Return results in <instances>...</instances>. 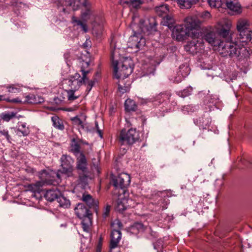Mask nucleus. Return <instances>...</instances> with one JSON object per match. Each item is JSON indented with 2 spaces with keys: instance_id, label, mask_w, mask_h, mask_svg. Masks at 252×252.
I'll list each match as a JSON object with an SVG mask.
<instances>
[{
  "instance_id": "obj_10",
  "label": "nucleus",
  "mask_w": 252,
  "mask_h": 252,
  "mask_svg": "<svg viewBox=\"0 0 252 252\" xmlns=\"http://www.w3.org/2000/svg\"><path fill=\"white\" fill-rule=\"evenodd\" d=\"M55 3L58 9L65 14L78 9L81 3L80 0H56Z\"/></svg>"
},
{
  "instance_id": "obj_51",
  "label": "nucleus",
  "mask_w": 252,
  "mask_h": 252,
  "mask_svg": "<svg viewBox=\"0 0 252 252\" xmlns=\"http://www.w3.org/2000/svg\"><path fill=\"white\" fill-rule=\"evenodd\" d=\"M110 206L107 205L105 208L103 214V216L104 218H106L108 216L110 211Z\"/></svg>"
},
{
  "instance_id": "obj_6",
  "label": "nucleus",
  "mask_w": 252,
  "mask_h": 252,
  "mask_svg": "<svg viewBox=\"0 0 252 252\" xmlns=\"http://www.w3.org/2000/svg\"><path fill=\"white\" fill-rule=\"evenodd\" d=\"M56 175L60 179V175L59 173L56 174L53 172H48L46 170H43L39 174V177L40 181L37 182L34 184H31L28 186L26 191L32 192L31 195L32 197L35 196V193H39L41 190V187L45 185H58V181H55L54 175Z\"/></svg>"
},
{
  "instance_id": "obj_43",
  "label": "nucleus",
  "mask_w": 252,
  "mask_h": 252,
  "mask_svg": "<svg viewBox=\"0 0 252 252\" xmlns=\"http://www.w3.org/2000/svg\"><path fill=\"white\" fill-rule=\"evenodd\" d=\"M123 80H120L119 81V83L118 84V89L120 92L122 94H124L126 92H127L129 90V86H123L121 83H123Z\"/></svg>"
},
{
  "instance_id": "obj_63",
  "label": "nucleus",
  "mask_w": 252,
  "mask_h": 252,
  "mask_svg": "<svg viewBox=\"0 0 252 252\" xmlns=\"http://www.w3.org/2000/svg\"><path fill=\"white\" fill-rule=\"evenodd\" d=\"M61 12H63V14L64 15V17L63 18V19H64V20H65V18L67 16V15L68 14H65L63 12V11H61L60 10H59Z\"/></svg>"
},
{
  "instance_id": "obj_48",
  "label": "nucleus",
  "mask_w": 252,
  "mask_h": 252,
  "mask_svg": "<svg viewBox=\"0 0 252 252\" xmlns=\"http://www.w3.org/2000/svg\"><path fill=\"white\" fill-rule=\"evenodd\" d=\"M11 4L14 6L23 8H24L26 6L25 3L22 2H18L17 0H12Z\"/></svg>"
},
{
  "instance_id": "obj_5",
  "label": "nucleus",
  "mask_w": 252,
  "mask_h": 252,
  "mask_svg": "<svg viewBox=\"0 0 252 252\" xmlns=\"http://www.w3.org/2000/svg\"><path fill=\"white\" fill-rule=\"evenodd\" d=\"M138 19L134 16L132 18V22L131 24V28L133 32V34L131 35L127 41L128 48L133 49L135 51L142 49L146 44V40L143 37L142 32H145L147 28L145 26L146 21L143 19L139 20V24L137 25L136 22Z\"/></svg>"
},
{
  "instance_id": "obj_21",
  "label": "nucleus",
  "mask_w": 252,
  "mask_h": 252,
  "mask_svg": "<svg viewBox=\"0 0 252 252\" xmlns=\"http://www.w3.org/2000/svg\"><path fill=\"white\" fill-rule=\"evenodd\" d=\"M122 234L121 231L118 230H113L111 234V240L110 244V248L116 249L117 248L120 240L121 239Z\"/></svg>"
},
{
  "instance_id": "obj_16",
  "label": "nucleus",
  "mask_w": 252,
  "mask_h": 252,
  "mask_svg": "<svg viewBox=\"0 0 252 252\" xmlns=\"http://www.w3.org/2000/svg\"><path fill=\"white\" fill-rule=\"evenodd\" d=\"M227 9L231 14H239L242 12V7L238 0H223Z\"/></svg>"
},
{
  "instance_id": "obj_33",
  "label": "nucleus",
  "mask_w": 252,
  "mask_h": 252,
  "mask_svg": "<svg viewBox=\"0 0 252 252\" xmlns=\"http://www.w3.org/2000/svg\"><path fill=\"white\" fill-rule=\"evenodd\" d=\"M82 220L81 224L84 231L89 232L92 223L90 217H85Z\"/></svg>"
},
{
  "instance_id": "obj_56",
  "label": "nucleus",
  "mask_w": 252,
  "mask_h": 252,
  "mask_svg": "<svg viewBox=\"0 0 252 252\" xmlns=\"http://www.w3.org/2000/svg\"><path fill=\"white\" fill-rule=\"evenodd\" d=\"M8 97H6L5 95L0 94V101H5L7 102Z\"/></svg>"
},
{
  "instance_id": "obj_58",
  "label": "nucleus",
  "mask_w": 252,
  "mask_h": 252,
  "mask_svg": "<svg viewBox=\"0 0 252 252\" xmlns=\"http://www.w3.org/2000/svg\"><path fill=\"white\" fill-rule=\"evenodd\" d=\"M115 249H111L110 248V252H120L119 250H115Z\"/></svg>"
},
{
  "instance_id": "obj_50",
  "label": "nucleus",
  "mask_w": 252,
  "mask_h": 252,
  "mask_svg": "<svg viewBox=\"0 0 252 252\" xmlns=\"http://www.w3.org/2000/svg\"><path fill=\"white\" fill-rule=\"evenodd\" d=\"M7 102L13 103H25L24 102V101H22V100H21L18 97L15 98H14V99H11L9 98H8Z\"/></svg>"
},
{
  "instance_id": "obj_35",
  "label": "nucleus",
  "mask_w": 252,
  "mask_h": 252,
  "mask_svg": "<svg viewBox=\"0 0 252 252\" xmlns=\"http://www.w3.org/2000/svg\"><path fill=\"white\" fill-rule=\"evenodd\" d=\"M205 102L207 104L211 103L212 105L215 106L219 102V98L217 95H210L206 96L205 98Z\"/></svg>"
},
{
  "instance_id": "obj_15",
  "label": "nucleus",
  "mask_w": 252,
  "mask_h": 252,
  "mask_svg": "<svg viewBox=\"0 0 252 252\" xmlns=\"http://www.w3.org/2000/svg\"><path fill=\"white\" fill-rule=\"evenodd\" d=\"M186 51L190 54H194L201 51L204 49V44L202 41L193 39L189 42L185 46Z\"/></svg>"
},
{
  "instance_id": "obj_61",
  "label": "nucleus",
  "mask_w": 252,
  "mask_h": 252,
  "mask_svg": "<svg viewBox=\"0 0 252 252\" xmlns=\"http://www.w3.org/2000/svg\"><path fill=\"white\" fill-rule=\"evenodd\" d=\"M75 109V108H69L67 109V111H74V110Z\"/></svg>"
},
{
  "instance_id": "obj_52",
  "label": "nucleus",
  "mask_w": 252,
  "mask_h": 252,
  "mask_svg": "<svg viewBox=\"0 0 252 252\" xmlns=\"http://www.w3.org/2000/svg\"><path fill=\"white\" fill-rule=\"evenodd\" d=\"M131 0H120L121 4L124 6H128L129 7Z\"/></svg>"
},
{
  "instance_id": "obj_24",
  "label": "nucleus",
  "mask_w": 252,
  "mask_h": 252,
  "mask_svg": "<svg viewBox=\"0 0 252 252\" xmlns=\"http://www.w3.org/2000/svg\"><path fill=\"white\" fill-rule=\"evenodd\" d=\"M82 200L90 208L95 207L98 203L97 201L94 200L92 196L88 194H83Z\"/></svg>"
},
{
  "instance_id": "obj_47",
  "label": "nucleus",
  "mask_w": 252,
  "mask_h": 252,
  "mask_svg": "<svg viewBox=\"0 0 252 252\" xmlns=\"http://www.w3.org/2000/svg\"><path fill=\"white\" fill-rule=\"evenodd\" d=\"M2 136H3L8 142H10L11 137L9 135L7 130L3 129L2 130H0V137Z\"/></svg>"
},
{
  "instance_id": "obj_22",
  "label": "nucleus",
  "mask_w": 252,
  "mask_h": 252,
  "mask_svg": "<svg viewBox=\"0 0 252 252\" xmlns=\"http://www.w3.org/2000/svg\"><path fill=\"white\" fill-rule=\"evenodd\" d=\"M44 98L39 95H35L34 94H29L25 96V99L24 100V102L29 103H41L44 101Z\"/></svg>"
},
{
  "instance_id": "obj_37",
  "label": "nucleus",
  "mask_w": 252,
  "mask_h": 252,
  "mask_svg": "<svg viewBox=\"0 0 252 252\" xmlns=\"http://www.w3.org/2000/svg\"><path fill=\"white\" fill-rule=\"evenodd\" d=\"M164 25L167 26L170 29H171L174 26V19L170 16L167 15L164 18Z\"/></svg>"
},
{
  "instance_id": "obj_14",
  "label": "nucleus",
  "mask_w": 252,
  "mask_h": 252,
  "mask_svg": "<svg viewBox=\"0 0 252 252\" xmlns=\"http://www.w3.org/2000/svg\"><path fill=\"white\" fill-rule=\"evenodd\" d=\"M135 203L132 199L126 198L123 195H120L117 200L116 209L120 212H122L128 207H134Z\"/></svg>"
},
{
  "instance_id": "obj_41",
  "label": "nucleus",
  "mask_w": 252,
  "mask_h": 252,
  "mask_svg": "<svg viewBox=\"0 0 252 252\" xmlns=\"http://www.w3.org/2000/svg\"><path fill=\"white\" fill-rule=\"evenodd\" d=\"M147 0H131L129 7L137 8L143 3L146 2Z\"/></svg>"
},
{
  "instance_id": "obj_32",
  "label": "nucleus",
  "mask_w": 252,
  "mask_h": 252,
  "mask_svg": "<svg viewBox=\"0 0 252 252\" xmlns=\"http://www.w3.org/2000/svg\"><path fill=\"white\" fill-rule=\"evenodd\" d=\"M144 225L140 222L135 223L131 226L130 228V231L132 232V233L135 234L140 232H142L144 231Z\"/></svg>"
},
{
  "instance_id": "obj_29",
  "label": "nucleus",
  "mask_w": 252,
  "mask_h": 252,
  "mask_svg": "<svg viewBox=\"0 0 252 252\" xmlns=\"http://www.w3.org/2000/svg\"><path fill=\"white\" fill-rule=\"evenodd\" d=\"M177 1L182 9H189L193 5L192 0H177Z\"/></svg>"
},
{
  "instance_id": "obj_64",
  "label": "nucleus",
  "mask_w": 252,
  "mask_h": 252,
  "mask_svg": "<svg viewBox=\"0 0 252 252\" xmlns=\"http://www.w3.org/2000/svg\"><path fill=\"white\" fill-rule=\"evenodd\" d=\"M166 205H167V204H166V205H163L162 206V210H164V209H166L167 207H166Z\"/></svg>"
},
{
  "instance_id": "obj_8",
  "label": "nucleus",
  "mask_w": 252,
  "mask_h": 252,
  "mask_svg": "<svg viewBox=\"0 0 252 252\" xmlns=\"http://www.w3.org/2000/svg\"><path fill=\"white\" fill-rule=\"evenodd\" d=\"M139 139L138 132L135 128L128 130L122 129L118 136V140L121 145H131Z\"/></svg>"
},
{
  "instance_id": "obj_17",
  "label": "nucleus",
  "mask_w": 252,
  "mask_h": 252,
  "mask_svg": "<svg viewBox=\"0 0 252 252\" xmlns=\"http://www.w3.org/2000/svg\"><path fill=\"white\" fill-rule=\"evenodd\" d=\"M190 68L186 64H183L180 66L179 70L177 72L176 76L170 79V80L175 83H179L190 73Z\"/></svg>"
},
{
  "instance_id": "obj_40",
  "label": "nucleus",
  "mask_w": 252,
  "mask_h": 252,
  "mask_svg": "<svg viewBox=\"0 0 252 252\" xmlns=\"http://www.w3.org/2000/svg\"><path fill=\"white\" fill-rule=\"evenodd\" d=\"M129 199H133L135 203V206L137 204L144 203V198L142 196H138L137 195H134L133 194H132L131 196H130Z\"/></svg>"
},
{
  "instance_id": "obj_23",
  "label": "nucleus",
  "mask_w": 252,
  "mask_h": 252,
  "mask_svg": "<svg viewBox=\"0 0 252 252\" xmlns=\"http://www.w3.org/2000/svg\"><path fill=\"white\" fill-rule=\"evenodd\" d=\"M60 192L57 189H49L47 190L44 194L45 198L49 201H53L55 199H57L59 197Z\"/></svg>"
},
{
  "instance_id": "obj_7",
  "label": "nucleus",
  "mask_w": 252,
  "mask_h": 252,
  "mask_svg": "<svg viewBox=\"0 0 252 252\" xmlns=\"http://www.w3.org/2000/svg\"><path fill=\"white\" fill-rule=\"evenodd\" d=\"M76 157V169L81 171L83 174L79 176L80 183L83 186L88 184L89 176L88 175V163L85 156L83 153H80Z\"/></svg>"
},
{
  "instance_id": "obj_53",
  "label": "nucleus",
  "mask_w": 252,
  "mask_h": 252,
  "mask_svg": "<svg viewBox=\"0 0 252 252\" xmlns=\"http://www.w3.org/2000/svg\"><path fill=\"white\" fill-rule=\"evenodd\" d=\"M95 83V81H90L88 82V87H87V90H88V91H90L92 87L94 86V84Z\"/></svg>"
},
{
  "instance_id": "obj_44",
  "label": "nucleus",
  "mask_w": 252,
  "mask_h": 252,
  "mask_svg": "<svg viewBox=\"0 0 252 252\" xmlns=\"http://www.w3.org/2000/svg\"><path fill=\"white\" fill-rule=\"evenodd\" d=\"M192 91V88L189 87L186 89H184L183 92H179L178 95L182 97H186L190 94Z\"/></svg>"
},
{
  "instance_id": "obj_12",
  "label": "nucleus",
  "mask_w": 252,
  "mask_h": 252,
  "mask_svg": "<svg viewBox=\"0 0 252 252\" xmlns=\"http://www.w3.org/2000/svg\"><path fill=\"white\" fill-rule=\"evenodd\" d=\"M87 80L86 77H84L83 75L81 76L79 73H76L75 74L70 76L66 81L70 89L76 91L81 85L85 83Z\"/></svg>"
},
{
  "instance_id": "obj_49",
  "label": "nucleus",
  "mask_w": 252,
  "mask_h": 252,
  "mask_svg": "<svg viewBox=\"0 0 252 252\" xmlns=\"http://www.w3.org/2000/svg\"><path fill=\"white\" fill-rule=\"evenodd\" d=\"M75 91H74L73 90L70 89L69 91L67 92L68 94V99L69 100H73L77 98L76 96H75L74 95V92Z\"/></svg>"
},
{
  "instance_id": "obj_19",
  "label": "nucleus",
  "mask_w": 252,
  "mask_h": 252,
  "mask_svg": "<svg viewBox=\"0 0 252 252\" xmlns=\"http://www.w3.org/2000/svg\"><path fill=\"white\" fill-rule=\"evenodd\" d=\"M75 213L80 219L85 217H90L89 209L82 203H78L75 208Z\"/></svg>"
},
{
  "instance_id": "obj_34",
  "label": "nucleus",
  "mask_w": 252,
  "mask_h": 252,
  "mask_svg": "<svg viewBox=\"0 0 252 252\" xmlns=\"http://www.w3.org/2000/svg\"><path fill=\"white\" fill-rule=\"evenodd\" d=\"M125 109L127 111H134L136 108V104L134 101L127 99L125 103Z\"/></svg>"
},
{
  "instance_id": "obj_28",
  "label": "nucleus",
  "mask_w": 252,
  "mask_h": 252,
  "mask_svg": "<svg viewBox=\"0 0 252 252\" xmlns=\"http://www.w3.org/2000/svg\"><path fill=\"white\" fill-rule=\"evenodd\" d=\"M57 202L59 203L60 206L67 208L70 206V201L66 197L63 195H59L57 198Z\"/></svg>"
},
{
  "instance_id": "obj_20",
  "label": "nucleus",
  "mask_w": 252,
  "mask_h": 252,
  "mask_svg": "<svg viewBox=\"0 0 252 252\" xmlns=\"http://www.w3.org/2000/svg\"><path fill=\"white\" fill-rule=\"evenodd\" d=\"M211 122V118L208 114L204 115L203 117L194 120V124L203 129L206 128Z\"/></svg>"
},
{
  "instance_id": "obj_4",
  "label": "nucleus",
  "mask_w": 252,
  "mask_h": 252,
  "mask_svg": "<svg viewBox=\"0 0 252 252\" xmlns=\"http://www.w3.org/2000/svg\"><path fill=\"white\" fill-rule=\"evenodd\" d=\"M200 22L192 17H187L185 20V26L177 25L171 29L172 37L178 41L185 40L187 36L195 37L200 32Z\"/></svg>"
},
{
  "instance_id": "obj_60",
  "label": "nucleus",
  "mask_w": 252,
  "mask_h": 252,
  "mask_svg": "<svg viewBox=\"0 0 252 252\" xmlns=\"http://www.w3.org/2000/svg\"><path fill=\"white\" fill-rule=\"evenodd\" d=\"M203 0H192V1L193 2V5L196 3L197 2H199L201 1H202Z\"/></svg>"
},
{
  "instance_id": "obj_46",
  "label": "nucleus",
  "mask_w": 252,
  "mask_h": 252,
  "mask_svg": "<svg viewBox=\"0 0 252 252\" xmlns=\"http://www.w3.org/2000/svg\"><path fill=\"white\" fill-rule=\"evenodd\" d=\"M249 41H250L252 43V31H250L249 32H247V35H245L242 40H241L242 43H246Z\"/></svg>"
},
{
  "instance_id": "obj_59",
  "label": "nucleus",
  "mask_w": 252,
  "mask_h": 252,
  "mask_svg": "<svg viewBox=\"0 0 252 252\" xmlns=\"http://www.w3.org/2000/svg\"><path fill=\"white\" fill-rule=\"evenodd\" d=\"M148 99H142L141 102L142 104H144V103L146 104L148 102Z\"/></svg>"
},
{
  "instance_id": "obj_2",
  "label": "nucleus",
  "mask_w": 252,
  "mask_h": 252,
  "mask_svg": "<svg viewBox=\"0 0 252 252\" xmlns=\"http://www.w3.org/2000/svg\"><path fill=\"white\" fill-rule=\"evenodd\" d=\"M85 10L81 12L82 20L78 19L74 16H72L71 23L74 27H79L84 32H88V27L86 23L88 20H90L92 26L93 33L98 37L103 34L105 32L106 26L105 20L102 14H97L89 1H84L82 3Z\"/></svg>"
},
{
  "instance_id": "obj_11",
  "label": "nucleus",
  "mask_w": 252,
  "mask_h": 252,
  "mask_svg": "<svg viewBox=\"0 0 252 252\" xmlns=\"http://www.w3.org/2000/svg\"><path fill=\"white\" fill-rule=\"evenodd\" d=\"M231 26V21L227 19H222L217 23L215 26V29L220 36L226 38L229 37Z\"/></svg>"
},
{
  "instance_id": "obj_62",
  "label": "nucleus",
  "mask_w": 252,
  "mask_h": 252,
  "mask_svg": "<svg viewBox=\"0 0 252 252\" xmlns=\"http://www.w3.org/2000/svg\"><path fill=\"white\" fill-rule=\"evenodd\" d=\"M207 75H208V76H212V77H213V76H214L216 75V74H214V73H207Z\"/></svg>"
},
{
  "instance_id": "obj_36",
  "label": "nucleus",
  "mask_w": 252,
  "mask_h": 252,
  "mask_svg": "<svg viewBox=\"0 0 252 252\" xmlns=\"http://www.w3.org/2000/svg\"><path fill=\"white\" fill-rule=\"evenodd\" d=\"M89 65V61H82L81 65V71L84 77H86L87 75L90 72L89 70H86Z\"/></svg>"
},
{
  "instance_id": "obj_25",
  "label": "nucleus",
  "mask_w": 252,
  "mask_h": 252,
  "mask_svg": "<svg viewBox=\"0 0 252 252\" xmlns=\"http://www.w3.org/2000/svg\"><path fill=\"white\" fill-rule=\"evenodd\" d=\"M17 130L21 133L23 136H27L30 132L29 126L25 122H19L17 126Z\"/></svg>"
},
{
  "instance_id": "obj_39",
  "label": "nucleus",
  "mask_w": 252,
  "mask_h": 252,
  "mask_svg": "<svg viewBox=\"0 0 252 252\" xmlns=\"http://www.w3.org/2000/svg\"><path fill=\"white\" fill-rule=\"evenodd\" d=\"M209 6L212 8H219L222 5L221 0H207Z\"/></svg>"
},
{
  "instance_id": "obj_38",
  "label": "nucleus",
  "mask_w": 252,
  "mask_h": 252,
  "mask_svg": "<svg viewBox=\"0 0 252 252\" xmlns=\"http://www.w3.org/2000/svg\"><path fill=\"white\" fill-rule=\"evenodd\" d=\"M5 87L8 90V92L10 93H16L21 91V86L19 85H11Z\"/></svg>"
},
{
  "instance_id": "obj_55",
  "label": "nucleus",
  "mask_w": 252,
  "mask_h": 252,
  "mask_svg": "<svg viewBox=\"0 0 252 252\" xmlns=\"http://www.w3.org/2000/svg\"><path fill=\"white\" fill-rule=\"evenodd\" d=\"M95 126H96V127L97 128V131L98 133L99 134V136L101 138H102V134L101 130L99 129V128H98V125L97 122H96L95 123Z\"/></svg>"
},
{
  "instance_id": "obj_31",
  "label": "nucleus",
  "mask_w": 252,
  "mask_h": 252,
  "mask_svg": "<svg viewBox=\"0 0 252 252\" xmlns=\"http://www.w3.org/2000/svg\"><path fill=\"white\" fill-rule=\"evenodd\" d=\"M15 116L16 113L14 112H4L0 114V118L4 121L8 122Z\"/></svg>"
},
{
  "instance_id": "obj_30",
  "label": "nucleus",
  "mask_w": 252,
  "mask_h": 252,
  "mask_svg": "<svg viewBox=\"0 0 252 252\" xmlns=\"http://www.w3.org/2000/svg\"><path fill=\"white\" fill-rule=\"evenodd\" d=\"M52 121L54 126L59 129L63 130L64 128V126L62 121L57 116L52 117Z\"/></svg>"
},
{
  "instance_id": "obj_13",
  "label": "nucleus",
  "mask_w": 252,
  "mask_h": 252,
  "mask_svg": "<svg viewBox=\"0 0 252 252\" xmlns=\"http://www.w3.org/2000/svg\"><path fill=\"white\" fill-rule=\"evenodd\" d=\"M113 185L116 189H124L130 184V176L128 174L122 173L112 179Z\"/></svg>"
},
{
  "instance_id": "obj_26",
  "label": "nucleus",
  "mask_w": 252,
  "mask_h": 252,
  "mask_svg": "<svg viewBox=\"0 0 252 252\" xmlns=\"http://www.w3.org/2000/svg\"><path fill=\"white\" fill-rule=\"evenodd\" d=\"M70 150L75 155V156H77L80 153V145L78 141L75 138H73L71 140L70 143Z\"/></svg>"
},
{
  "instance_id": "obj_18",
  "label": "nucleus",
  "mask_w": 252,
  "mask_h": 252,
  "mask_svg": "<svg viewBox=\"0 0 252 252\" xmlns=\"http://www.w3.org/2000/svg\"><path fill=\"white\" fill-rule=\"evenodd\" d=\"M249 27V23L247 20L240 19L238 21L237 25V29L240 32V37H239L240 42L243 40V37L247 35V32L250 31L248 30Z\"/></svg>"
},
{
  "instance_id": "obj_42",
  "label": "nucleus",
  "mask_w": 252,
  "mask_h": 252,
  "mask_svg": "<svg viewBox=\"0 0 252 252\" xmlns=\"http://www.w3.org/2000/svg\"><path fill=\"white\" fill-rule=\"evenodd\" d=\"M71 120L72 121L74 125L78 126H80L82 128H84V122H83L79 118H78V116L71 118Z\"/></svg>"
},
{
  "instance_id": "obj_27",
  "label": "nucleus",
  "mask_w": 252,
  "mask_h": 252,
  "mask_svg": "<svg viewBox=\"0 0 252 252\" xmlns=\"http://www.w3.org/2000/svg\"><path fill=\"white\" fill-rule=\"evenodd\" d=\"M155 11L157 14L161 16L163 14H166L169 11V8L167 4H162L155 7Z\"/></svg>"
},
{
  "instance_id": "obj_3",
  "label": "nucleus",
  "mask_w": 252,
  "mask_h": 252,
  "mask_svg": "<svg viewBox=\"0 0 252 252\" xmlns=\"http://www.w3.org/2000/svg\"><path fill=\"white\" fill-rule=\"evenodd\" d=\"M110 46L112 49L111 58L115 75L118 79L127 77L132 72L133 63L129 57H121L120 61L117 60V56L119 55V47H117L114 38L110 42Z\"/></svg>"
},
{
  "instance_id": "obj_45",
  "label": "nucleus",
  "mask_w": 252,
  "mask_h": 252,
  "mask_svg": "<svg viewBox=\"0 0 252 252\" xmlns=\"http://www.w3.org/2000/svg\"><path fill=\"white\" fill-rule=\"evenodd\" d=\"M195 109V107L191 105H188L184 106L182 109V110L184 114H187L189 112H193Z\"/></svg>"
},
{
  "instance_id": "obj_9",
  "label": "nucleus",
  "mask_w": 252,
  "mask_h": 252,
  "mask_svg": "<svg viewBox=\"0 0 252 252\" xmlns=\"http://www.w3.org/2000/svg\"><path fill=\"white\" fill-rule=\"evenodd\" d=\"M61 166L62 167V170H59L57 172L55 171H50V172H53L56 174L59 173L60 175V179L56 175H54L55 181H58V184L61 180V174L60 173H63L66 175L67 176H71L72 175L73 171V164L74 163V160L72 158L66 155H63L61 158Z\"/></svg>"
},
{
  "instance_id": "obj_54",
  "label": "nucleus",
  "mask_w": 252,
  "mask_h": 252,
  "mask_svg": "<svg viewBox=\"0 0 252 252\" xmlns=\"http://www.w3.org/2000/svg\"><path fill=\"white\" fill-rule=\"evenodd\" d=\"M202 17L205 19H208L210 18L211 14L209 12L205 11L202 14Z\"/></svg>"
},
{
  "instance_id": "obj_57",
  "label": "nucleus",
  "mask_w": 252,
  "mask_h": 252,
  "mask_svg": "<svg viewBox=\"0 0 252 252\" xmlns=\"http://www.w3.org/2000/svg\"><path fill=\"white\" fill-rule=\"evenodd\" d=\"M212 66L211 65H209L207 67H202V68L203 69H208V70H210L212 68Z\"/></svg>"
},
{
  "instance_id": "obj_1",
  "label": "nucleus",
  "mask_w": 252,
  "mask_h": 252,
  "mask_svg": "<svg viewBox=\"0 0 252 252\" xmlns=\"http://www.w3.org/2000/svg\"><path fill=\"white\" fill-rule=\"evenodd\" d=\"M204 39L213 46L222 57H229L233 61L244 63L247 61L250 52L243 45L230 40L216 39L213 33L209 32L204 36Z\"/></svg>"
}]
</instances>
